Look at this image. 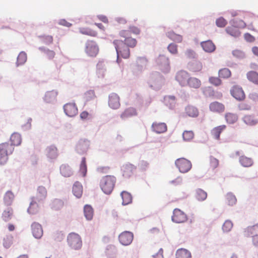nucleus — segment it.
Masks as SVG:
<instances>
[{"mask_svg":"<svg viewBox=\"0 0 258 258\" xmlns=\"http://www.w3.org/2000/svg\"><path fill=\"white\" fill-rule=\"evenodd\" d=\"M113 43L115 46L117 54L116 62L120 65L121 60L119 58V57L120 56L125 59L129 58L130 50L129 47L125 45V44H124L123 41L122 40H114Z\"/></svg>","mask_w":258,"mask_h":258,"instance_id":"1","label":"nucleus"},{"mask_svg":"<svg viewBox=\"0 0 258 258\" xmlns=\"http://www.w3.org/2000/svg\"><path fill=\"white\" fill-rule=\"evenodd\" d=\"M116 177L113 175H106L103 177L100 181V187L102 191L106 194H110L112 191Z\"/></svg>","mask_w":258,"mask_h":258,"instance_id":"2","label":"nucleus"},{"mask_svg":"<svg viewBox=\"0 0 258 258\" xmlns=\"http://www.w3.org/2000/svg\"><path fill=\"white\" fill-rule=\"evenodd\" d=\"M14 147L8 143L0 144V164H5L8 160V156L14 151Z\"/></svg>","mask_w":258,"mask_h":258,"instance_id":"3","label":"nucleus"},{"mask_svg":"<svg viewBox=\"0 0 258 258\" xmlns=\"http://www.w3.org/2000/svg\"><path fill=\"white\" fill-rule=\"evenodd\" d=\"M68 242L69 245L74 249H80L82 245L81 237L79 234L72 233L68 236Z\"/></svg>","mask_w":258,"mask_h":258,"instance_id":"4","label":"nucleus"},{"mask_svg":"<svg viewBox=\"0 0 258 258\" xmlns=\"http://www.w3.org/2000/svg\"><path fill=\"white\" fill-rule=\"evenodd\" d=\"M175 165L181 173L187 172L192 166L191 162L184 158L177 159L175 161Z\"/></svg>","mask_w":258,"mask_h":258,"instance_id":"5","label":"nucleus"},{"mask_svg":"<svg viewBox=\"0 0 258 258\" xmlns=\"http://www.w3.org/2000/svg\"><path fill=\"white\" fill-rule=\"evenodd\" d=\"M119 35L121 37L124 38V44H125V45L127 47L134 48L136 46L137 41L136 39L130 36L128 31L126 30H121L119 32Z\"/></svg>","mask_w":258,"mask_h":258,"instance_id":"6","label":"nucleus"},{"mask_svg":"<svg viewBox=\"0 0 258 258\" xmlns=\"http://www.w3.org/2000/svg\"><path fill=\"white\" fill-rule=\"evenodd\" d=\"M231 95L237 100L242 101L245 98V93L242 87L235 85L230 90Z\"/></svg>","mask_w":258,"mask_h":258,"instance_id":"7","label":"nucleus"},{"mask_svg":"<svg viewBox=\"0 0 258 258\" xmlns=\"http://www.w3.org/2000/svg\"><path fill=\"white\" fill-rule=\"evenodd\" d=\"M99 51L96 43L94 41H88L86 43L85 52L90 56H96Z\"/></svg>","mask_w":258,"mask_h":258,"instance_id":"8","label":"nucleus"},{"mask_svg":"<svg viewBox=\"0 0 258 258\" xmlns=\"http://www.w3.org/2000/svg\"><path fill=\"white\" fill-rule=\"evenodd\" d=\"M133 238V233L129 231H124L118 236L119 242L123 245H130L132 242Z\"/></svg>","mask_w":258,"mask_h":258,"instance_id":"9","label":"nucleus"},{"mask_svg":"<svg viewBox=\"0 0 258 258\" xmlns=\"http://www.w3.org/2000/svg\"><path fill=\"white\" fill-rule=\"evenodd\" d=\"M172 220L175 223H183L187 220V217L182 211L178 209H175L173 211Z\"/></svg>","mask_w":258,"mask_h":258,"instance_id":"10","label":"nucleus"},{"mask_svg":"<svg viewBox=\"0 0 258 258\" xmlns=\"http://www.w3.org/2000/svg\"><path fill=\"white\" fill-rule=\"evenodd\" d=\"M189 74L184 71H180L178 72L176 75V80L182 86H187L188 79L189 78Z\"/></svg>","mask_w":258,"mask_h":258,"instance_id":"11","label":"nucleus"},{"mask_svg":"<svg viewBox=\"0 0 258 258\" xmlns=\"http://www.w3.org/2000/svg\"><path fill=\"white\" fill-rule=\"evenodd\" d=\"M47 190L42 186H40L38 187L36 195L32 199L35 200V201H38V203L42 202L46 198Z\"/></svg>","mask_w":258,"mask_h":258,"instance_id":"12","label":"nucleus"},{"mask_svg":"<svg viewBox=\"0 0 258 258\" xmlns=\"http://www.w3.org/2000/svg\"><path fill=\"white\" fill-rule=\"evenodd\" d=\"M109 106L113 109L118 108L120 105L119 97L115 93H112L109 96Z\"/></svg>","mask_w":258,"mask_h":258,"instance_id":"13","label":"nucleus"},{"mask_svg":"<svg viewBox=\"0 0 258 258\" xmlns=\"http://www.w3.org/2000/svg\"><path fill=\"white\" fill-rule=\"evenodd\" d=\"M63 109L66 114L70 117L74 116L78 113V108L75 103H67Z\"/></svg>","mask_w":258,"mask_h":258,"instance_id":"14","label":"nucleus"},{"mask_svg":"<svg viewBox=\"0 0 258 258\" xmlns=\"http://www.w3.org/2000/svg\"><path fill=\"white\" fill-rule=\"evenodd\" d=\"M121 170L123 176L128 178L134 174L136 170V167L131 164H126L123 165Z\"/></svg>","mask_w":258,"mask_h":258,"instance_id":"15","label":"nucleus"},{"mask_svg":"<svg viewBox=\"0 0 258 258\" xmlns=\"http://www.w3.org/2000/svg\"><path fill=\"white\" fill-rule=\"evenodd\" d=\"M242 120L244 123L250 126L255 125L258 123V118L253 114H245Z\"/></svg>","mask_w":258,"mask_h":258,"instance_id":"16","label":"nucleus"},{"mask_svg":"<svg viewBox=\"0 0 258 258\" xmlns=\"http://www.w3.org/2000/svg\"><path fill=\"white\" fill-rule=\"evenodd\" d=\"M32 232L33 236L36 238H40L43 235L41 225L37 222H34L31 225Z\"/></svg>","mask_w":258,"mask_h":258,"instance_id":"17","label":"nucleus"},{"mask_svg":"<svg viewBox=\"0 0 258 258\" xmlns=\"http://www.w3.org/2000/svg\"><path fill=\"white\" fill-rule=\"evenodd\" d=\"M210 110L213 112L220 113L224 111V105L219 102L215 101L210 103L209 105Z\"/></svg>","mask_w":258,"mask_h":258,"instance_id":"18","label":"nucleus"},{"mask_svg":"<svg viewBox=\"0 0 258 258\" xmlns=\"http://www.w3.org/2000/svg\"><path fill=\"white\" fill-rule=\"evenodd\" d=\"M152 128L156 133L161 134L165 132L167 128L165 123L154 122L152 123Z\"/></svg>","mask_w":258,"mask_h":258,"instance_id":"19","label":"nucleus"},{"mask_svg":"<svg viewBox=\"0 0 258 258\" xmlns=\"http://www.w3.org/2000/svg\"><path fill=\"white\" fill-rule=\"evenodd\" d=\"M90 146V142L88 140L81 139L77 145V150L79 152H86Z\"/></svg>","mask_w":258,"mask_h":258,"instance_id":"20","label":"nucleus"},{"mask_svg":"<svg viewBox=\"0 0 258 258\" xmlns=\"http://www.w3.org/2000/svg\"><path fill=\"white\" fill-rule=\"evenodd\" d=\"M137 111L134 107H128L125 109L120 114V118L125 120L129 117H131L137 115Z\"/></svg>","mask_w":258,"mask_h":258,"instance_id":"21","label":"nucleus"},{"mask_svg":"<svg viewBox=\"0 0 258 258\" xmlns=\"http://www.w3.org/2000/svg\"><path fill=\"white\" fill-rule=\"evenodd\" d=\"M225 125H221L214 127L211 131V136L216 140H220V136L221 133L226 129Z\"/></svg>","mask_w":258,"mask_h":258,"instance_id":"22","label":"nucleus"},{"mask_svg":"<svg viewBox=\"0 0 258 258\" xmlns=\"http://www.w3.org/2000/svg\"><path fill=\"white\" fill-rule=\"evenodd\" d=\"M203 49L207 52H212L215 49L216 46L211 40H207L201 43Z\"/></svg>","mask_w":258,"mask_h":258,"instance_id":"23","label":"nucleus"},{"mask_svg":"<svg viewBox=\"0 0 258 258\" xmlns=\"http://www.w3.org/2000/svg\"><path fill=\"white\" fill-rule=\"evenodd\" d=\"M187 83V86L194 89L199 88L201 86V81L195 77H189Z\"/></svg>","mask_w":258,"mask_h":258,"instance_id":"24","label":"nucleus"},{"mask_svg":"<svg viewBox=\"0 0 258 258\" xmlns=\"http://www.w3.org/2000/svg\"><path fill=\"white\" fill-rule=\"evenodd\" d=\"M73 192L74 195L78 198H80L83 194V186L81 183L76 181L73 186Z\"/></svg>","mask_w":258,"mask_h":258,"instance_id":"25","label":"nucleus"},{"mask_svg":"<svg viewBox=\"0 0 258 258\" xmlns=\"http://www.w3.org/2000/svg\"><path fill=\"white\" fill-rule=\"evenodd\" d=\"M47 156L50 159H55L58 156V151L56 147L50 146L46 149Z\"/></svg>","mask_w":258,"mask_h":258,"instance_id":"26","label":"nucleus"},{"mask_svg":"<svg viewBox=\"0 0 258 258\" xmlns=\"http://www.w3.org/2000/svg\"><path fill=\"white\" fill-rule=\"evenodd\" d=\"M176 258H191L189 251L184 248L178 249L176 252Z\"/></svg>","mask_w":258,"mask_h":258,"instance_id":"27","label":"nucleus"},{"mask_svg":"<svg viewBox=\"0 0 258 258\" xmlns=\"http://www.w3.org/2000/svg\"><path fill=\"white\" fill-rule=\"evenodd\" d=\"M203 69L202 63L199 61H196L189 64V70L194 73L200 72Z\"/></svg>","mask_w":258,"mask_h":258,"instance_id":"28","label":"nucleus"},{"mask_svg":"<svg viewBox=\"0 0 258 258\" xmlns=\"http://www.w3.org/2000/svg\"><path fill=\"white\" fill-rule=\"evenodd\" d=\"M84 214L87 220H92L94 215L93 209L90 205H86L84 207Z\"/></svg>","mask_w":258,"mask_h":258,"instance_id":"29","label":"nucleus"},{"mask_svg":"<svg viewBox=\"0 0 258 258\" xmlns=\"http://www.w3.org/2000/svg\"><path fill=\"white\" fill-rule=\"evenodd\" d=\"M247 79L249 81L258 85V73L255 71H249L246 74Z\"/></svg>","mask_w":258,"mask_h":258,"instance_id":"30","label":"nucleus"},{"mask_svg":"<svg viewBox=\"0 0 258 258\" xmlns=\"http://www.w3.org/2000/svg\"><path fill=\"white\" fill-rule=\"evenodd\" d=\"M80 32L82 34L89 35L92 37H96L97 35V32L91 28L83 27L80 28Z\"/></svg>","mask_w":258,"mask_h":258,"instance_id":"31","label":"nucleus"},{"mask_svg":"<svg viewBox=\"0 0 258 258\" xmlns=\"http://www.w3.org/2000/svg\"><path fill=\"white\" fill-rule=\"evenodd\" d=\"M185 112L187 115L190 117H197L199 115L198 109L191 105H188L185 108Z\"/></svg>","mask_w":258,"mask_h":258,"instance_id":"32","label":"nucleus"},{"mask_svg":"<svg viewBox=\"0 0 258 258\" xmlns=\"http://www.w3.org/2000/svg\"><path fill=\"white\" fill-rule=\"evenodd\" d=\"M56 92L54 91H48L46 93L44 99L46 102L51 103L56 100Z\"/></svg>","mask_w":258,"mask_h":258,"instance_id":"33","label":"nucleus"},{"mask_svg":"<svg viewBox=\"0 0 258 258\" xmlns=\"http://www.w3.org/2000/svg\"><path fill=\"white\" fill-rule=\"evenodd\" d=\"M39 203L38 201H35V200L32 199V202L30 203V206L28 209V212L31 214H35L39 211Z\"/></svg>","mask_w":258,"mask_h":258,"instance_id":"34","label":"nucleus"},{"mask_svg":"<svg viewBox=\"0 0 258 258\" xmlns=\"http://www.w3.org/2000/svg\"><path fill=\"white\" fill-rule=\"evenodd\" d=\"M63 205L64 204L62 200L54 199L51 202L50 207L52 209L57 211L61 209L63 207Z\"/></svg>","mask_w":258,"mask_h":258,"instance_id":"35","label":"nucleus"},{"mask_svg":"<svg viewBox=\"0 0 258 258\" xmlns=\"http://www.w3.org/2000/svg\"><path fill=\"white\" fill-rule=\"evenodd\" d=\"M239 162L243 167H250L253 164V161L251 158L244 156H241L239 158Z\"/></svg>","mask_w":258,"mask_h":258,"instance_id":"36","label":"nucleus"},{"mask_svg":"<svg viewBox=\"0 0 258 258\" xmlns=\"http://www.w3.org/2000/svg\"><path fill=\"white\" fill-rule=\"evenodd\" d=\"M13 215V210L11 208H8L3 213L2 218L5 222L10 220Z\"/></svg>","mask_w":258,"mask_h":258,"instance_id":"37","label":"nucleus"},{"mask_svg":"<svg viewBox=\"0 0 258 258\" xmlns=\"http://www.w3.org/2000/svg\"><path fill=\"white\" fill-rule=\"evenodd\" d=\"M10 141L11 142V145L13 147V146H18L21 143V137L19 134L14 133L12 134L10 138Z\"/></svg>","mask_w":258,"mask_h":258,"instance_id":"38","label":"nucleus"},{"mask_svg":"<svg viewBox=\"0 0 258 258\" xmlns=\"http://www.w3.org/2000/svg\"><path fill=\"white\" fill-rule=\"evenodd\" d=\"M226 31L227 33L234 37H238L240 35V32L238 28L234 25L228 27Z\"/></svg>","mask_w":258,"mask_h":258,"instance_id":"39","label":"nucleus"},{"mask_svg":"<svg viewBox=\"0 0 258 258\" xmlns=\"http://www.w3.org/2000/svg\"><path fill=\"white\" fill-rule=\"evenodd\" d=\"M225 118L226 122L230 124H233L238 120V116L237 114L233 113H227L225 114Z\"/></svg>","mask_w":258,"mask_h":258,"instance_id":"40","label":"nucleus"},{"mask_svg":"<svg viewBox=\"0 0 258 258\" xmlns=\"http://www.w3.org/2000/svg\"><path fill=\"white\" fill-rule=\"evenodd\" d=\"M258 232V223L252 226L248 227L244 231V235L245 236L248 237L251 234Z\"/></svg>","mask_w":258,"mask_h":258,"instance_id":"41","label":"nucleus"},{"mask_svg":"<svg viewBox=\"0 0 258 258\" xmlns=\"http://www.w3.org/2000/svg\"><path fill=\"white\" fill-rule=\"evenodd\" d=\"M122 199V204L124 205L130 204L132 201V196L127 191H122L121 194Z\"/></svg>","mask_w":258,"mask_h":258,"instance_id":"42","label":"nucleus"},{"mask_svg":"<svg viewBox=\"0 0 258 258\" xmlns=\"http://www.w3.org/2000/svg\"><path fill=\"white\" fill-rule=\"evenodd\" d=\"M167 36L171 40L176 41L178 43L181 42L182 40V36L175 34L173 31H170L167 33Z\"/></svg>","mask_w":258,"mask_h":258,"instance_id":"43","label":"nucleus"},{"mask_svg":"<svg viewBox=\"0 0 258 258\" xmlns=\"http://www.w3.org/2000/svg\"><path fill=\"white\" fill-rule=\"evenodd\" d=\"M39 50H40L42 52H43L45 54L46 57L48 59H50V60L52 59L55 55V53L53 50H50V49H49L48 48H46L44 47H40Z\"/></svg>","mask_w":258,"mask_h":258,"instance_id":"44","label":"nucleus"},{"mask_svg":"<svg viewBox=\"0 0 258 258\" xmlns=\"http://www.w3.org/2000/svg\"><path fill=\"white\" fill-rule=\"evenodd\" d=\"M195 197L198 200L203 201L207 198V194L204 190L199 188L196 190Z\"/></svg>","mask_w":258,"mask_h":258,"instance_id":"45","label":"nucleus"},{"mask_svg":"<svg viewBox=\"0 0 258 258\" xmlns=\"http://www.w3.org/2000/svg\"><path fill=\"white\" fill-rule=\"evenodd\" d=\"M80 172L82 174L83 177H85L87 172V167L86 158L83 157L82 159L81 163L80 165Z\"/></svg>","mask_w":258,"mask_h":258,"instance_id":"46","label":"nucleus"},{"mask_svg":"<svg viewBox=\"0 0 258 258\" xmlns=\"http://www.w3.org/2000/svg\"><path fill=\"white\" fill-rule=\"evenodd\" d=\"M219 76L223 79L229 78L231 75V71L227 68H223L219 71Z\"/></svg>","mask_w":258,"mask_h":258,"instance_id":"47","label":"nucleus"},{"mask_svg":"<svg viewBox=\"0 0 258 258\" xmlns=\"http://www.w3.org/2000/svg\"><path fill=\"white\" fill-rule=\"evenodd\" d=\"M60 170L61 174L65 177H69L72 173L71 168L65 165L61 166Z\"/></svg>","mask_w":258,"mask_h":258,"instance_id":"48","label":"nucleus"},{"mask_svg":"<svg viewBox=\"0 0 258 258\" xmlns=\"http://www.w3.org/2000/svg\"><path fill=\"white\" fill-rule=\"evenodd\" d=\"M14 198V195L11 191H7L4 198V200L6 204L10 205Z\"/></svg>","mask_w":258,"mask_h":258,"instance_id":"49","label":"nucleus"},{"mask_svg":"<svg viewBox=\"0 0 258 258\" xmlns=\"http://www.w3.org/2000/svg\"><path fill=\"white\" fill-rule=\"evenodd\" d=\"M226 199L228 204L230 206L235 205L237 201L235 196L231 193H228L226 195Z\"/></svg>","mask_w":258,"mask_h":258,"instance_id":"50","label":"nucleus"},{"mask_svg":"<svg viewBox=\"0 0 258 258\" xmlns=\"http://www.w3.org/2000/svg\"><path fill=\"white\" fill-rule=\"evenodd\" d=\"M237 107L240 111L249 110L251 108L250 104L247 102H242L239 103Z\"/></svg>","mask_w":258,"mask_h":258,"instance_id":"51","label":"nucleus"},{"mask_svg":"<svg viewBox=\"0 0 258 258\" xmlns=\"http://www.w3.org/2000/svg\"><path fill=\"white\" fill-rule=\"evenodd\" d=\"M194 134L191 131H185L182 134V137L184 141H189L194 138Z\"/></svg>","mask_w":258,"mask_h":258,"instance_id":"52","label":"nucleus"},{"mask_svg":"<svg viewBox=\"0 0 258 258\" xmlns=\"http://www.w3.org/2000/svg\"><path fill=\"white\" fill-rule=\"evenodd\" d=\"M27 60V54L25 52L22 51L18 56L17 63L18 64H24Z\"/></svg>","mask_w":258,"mask_h":258,"instance_id":"53","label":"nucleus"},{"mask_svg":"<svg viewBox=\"0 0 258 258\" xmlns=\"http://www.w3.org/2000/svg\"><path fill=\"white\" fill-rule=\"evenodd\" d=\"M43 43L46 45L52 44L53 41V38L51 35H44L40 37Z\"/></svg>","mask_w":258,"mask_h":258,"instance_id":"54","label":"nucleus"},{"mask_svg":"<svg viewBox=\"0 0 258 258\" xmlns=\"http://www.w3.org/2000/svg\"><path fill=\"white\" fill-rule=\"evenodd\" d=\"M167 49L172 54H177L178 53V46L173 43L168 46Z\"/></svg>","mask_w":258,"mask_h":258,"instance_id":"55","label":"nucleus"},{"mask_svg":"<svg viewBox=\"0 0 258 258\" xmlns=\"http://www.w3.org/2000/svg\"><path fill=\"white\" fill-rule=\"evenodd\" d=\"M96 97L94 91L89 90L85 94V98L87 101H91Z\"/></svg>","mask_w":258,"mask_h":258,"instance_id":"56","label":"nucleus"},{"mask_svg":"<svg viewBox=\"0 0 258 258\" xmlns=\"http://www.w3.org/2000/svg\"><path fill=\"white\" fill-rule=\"evenodd\" d=\"M209 82L214 86H218L222 83V81L218 77H211L209 79Z\"/></svg>","mask_w":258,"mask_h":258,"instance_id":"57","label":"nucleus"},{"mask_svg":"<svg viewBox=\"0 0 258 258\" xmlns=\"http://www.w3.org/2000/svg\"><path fill=\"white\" fill-rule=\"evenodd\" d=\"M233 23L238 28H244L246 27L245 23L241 20L234 19Z\"/></svg>","mask_w":258,"mask_h":258,"instance_id":"58","label":"nucleus"},{"mask_svg":"<svg viewBox=\"0 0 258 258\" xmlns=\"http://www.w3.org/2000/svg\"><path fill=\"white\" fill-rule=\"evenodd\" d=\"M233 224L229 220L226 221L223 225L222 229L225 232H229L232 229Z\"/></svg>","mask_w":258,"mask_h":258,"instance_id":"59","label":"nucleus"},{"mask_svg":"<svg viewBox=\"0 0 258 258\" xmlns=\"http://www.w3.org/2000/svg\"><path fill=\"white\" fill-rule=\"evenodd\" d=\"M219 160L216 158L211 157L210 158V166L212 169L217 168L219 165Z\"/></svg>","mask_w":258,"mask_h":258,"instance_id":"60","label":"nucleus"},{"mask_svg":"<svg viewBox=\"0 0 258 258\" xmlns=\"http://www.w3.org/2000/svg\"><path fill=\"white\" fill-rule=\"evenodd\" d=\"M216 23L218 27H224L226 25L227 22L224 18L220 17L216 20Z\"/></svg>","mask_w":258,"mask_h":258,"instance_id":"61","label":"nucleus"},{"mask_svg":"<svg viewBox=\"0 0 258 258\" xmlns=\"http://www.w3.org/2000/svg\"><path fill=\"white\" fill-rule=\"evenodd\" d=\"M162 61L165 62V64H166L168 67L169 66V59L164 55H160L157 59V62L159 64H161Z\"/></svg>","mask_w":258,"mask_h":258,"instance_id":"62","label":"nucleus"},{"mask_svg":"<svg viewBox=\"0 0 258 258\" xmlns=\"http://www.w3.org/2000/svg\"><path fill=\"white\" fill-rule=\"evenodd\" d=\"M129 33H132L135 35H139L140 34L141 30L140 28L135 26H131L129 27Z\"/></svg>","mask_w":258,"mask_h":258,"instance_id":"63","label":"nucleus"},{"mask_svg":"<svg viewBox=\"0 0 258 258\" xmlns=\"http://www.w3.org/2000/svg\"><path fill=\"white\" fill-rule=\"evenodd\" d=\"M185 54L186 57L188 58H194L196 56V52L191 49H188L186 51Z\"/></svg>","mask_w":258,"mask_h":258,"instance_id":"64","label":"nucleus"}]
</instances>
